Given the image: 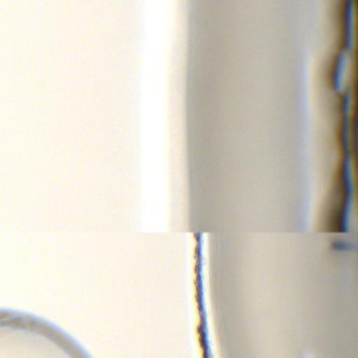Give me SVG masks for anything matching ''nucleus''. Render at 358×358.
Instances as JSON below:
<instances>
[{
	"label": "nucleus",
	"instance_id": "2",
	"mask_svg": "<svg viewBox=\"0 0 358 358\" xmlns=\"http://www.w3.org/2000/svg\"><path fill=\"white\" fill-rule=\"evenodd\" d=\"M352 1L347 0L345 5V38L344 48L351 51L352 49Z\"/></svg>",
	"mask_w": 358,
	"mask_h": 358
},
{
	"label": "nucleus",
	"instance_id": "3",
	"mask_svg": "<svg viewBox=\"0 0 358 358\" xmlns=\"http://www.w3.org/2000/svg\"><path fill=\"white\" fill-rule=\"evenodd\" d=\"M345 57L344 55H341L337 60L336 68L334 73V87L336 90H340L341 85V73L343 72L344 61Z\"/></svg>",
	"mask_w": 358,
	"mask_h": 358
},
{
	"label": "nucleus",
	"instance_id": "4",
	"mask_svg": "<svg viewBox=\"0 0 358 358\" xmlns=\"http://www.w3.org/2000/svg\"><path fill=\"white\" fill-rule=\"evenodd\" d=\"M355 248L357 246L355 243L349 242H335L333 244V248L339 251H350V250H355Z\"/></svg>",
	"mask_w": 358,
	"mask_h": 358
},
{
	"label": "nucleus",
	"instance_id": "5",
	"mask_svg": "<svg viewBox=\"0 0 358 358\" xmlns=\"http://www.w3.org/2000/svg\"><path fill=\"white\" fill-rule=\"evenodd\" d=\"M196 241L198 242V244H201L200 233H197V234H196Z\"/></svg>",
	"mask_w": 358,
	"mask_h": 358
},
{
	"label": "nucleus",
	"instance_id": "1",
	"mask_svg": "<svg viewBox=\"0 0 358 358\" xmlns=\"http://www.w3.org/2000/svg\"><path fill=\"white\" fill-rule=\"evenodd\" d=\"M349 90L344 96L343 100L342 112L343 114V129L341 134L342 147L345 154L342 175L345 186V196L343 202V210L339 217L340 202L341 200V192L338 183H335L334 192L331 198V208L329 212V231H348V213L352 203L353 187L351 180V152L350 149L349 131L350 121L348 118L350 110V94Z\"/></svg>",
	"mask_w": 358,
	"mask_h": 358
}]
</instances>
